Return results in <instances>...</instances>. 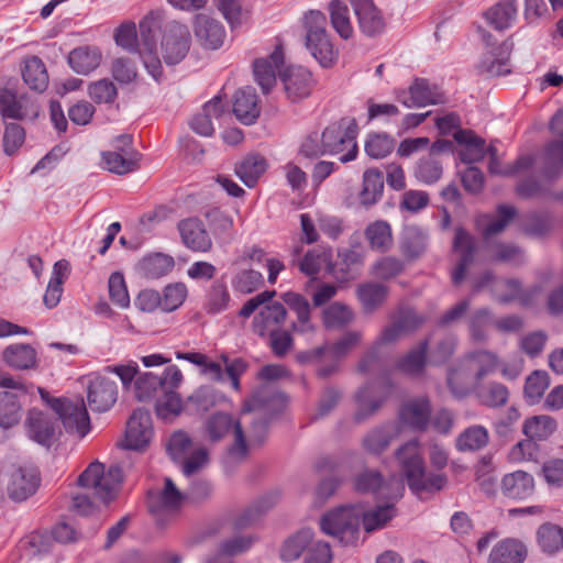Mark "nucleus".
Here are the masks:
<instances>
[{
  "label": "nucleus",
  "mask_w": 563,
  "mask_h": 563,
  "mask_svg": "<svg viewBox=\"0 0 563 563\" xmlns=\"http://www.w3.org/2000/svg\"><path fill=\"white\" fill-rule=\"evenodd\" d=\"M162 382L159 376L153 373H143L137 375L133 384L132 393L139 401H147L162 391Z\"/></svg>",
  "instance_id": "680f3d73"
},
{
  "label": "nucleus",
  "mask_w": 563,
  "mask_h": 563,
  "mask_svg": "<svg viewBox=\"0 0 563 563\" xmlns=\"http://www.w3.org/2000/svg\"><path fill=\"white\" fill-rule=\"evenodd\" d=\"M29 439L49 449L57 443L62 434L57 417L53 412L31 409L25 419Z\"/></svg>",
  "instance_id": "9b49d317"
},
{
  "label": "nucleus",
  "mask_w": 563,
  "mask_h": 563,
  "mask_svg": "<svg viewBox=\"0 0 563 563\" xmlns=\"http://www.w3.org/2000/svg\"><path fill=\"white\" fill-rule=\"evenodd\" d=\"M516 16V0H503L490 8L486 13L488 23L497 31L510 27Z\"/></svg>",
  "instance_id": "49530a36"
},
{
  "label": "nucleus",
  "mask_w": 563,
  "mask_h": 563,
  "mask_svg": "<svg viewBox=\"0 0 563 563\" xmlns=\"http://www.w3.org/2000/svg\"><path fill=\"white\" fill-rule=\"evenodd\" d=\"M118 390L114 382L101 375H90L87 384V400L91 410L108 411L117 401Z\"/></svg>",
  "instance_id": "aec40b11"
},
{
  "label": "nucleus",
  "mask_w": 563,
  "mask_h": 563,
  "mask_svg": "<svg viewBox=\"0 0 563 563\" xmlns=\"http://www.w3.org/2000/svg\"><path fill=\"white\" fill-rule=\"evenodd\" d=\"M329 13L334 31L341 38L350 40L354 34V29L347 5L339 0H333L329 4Z\"/></svg>",
  "instance_id": "3c124183"
},
{
  "label": "nucleus",
  "mask_w": 563,
  "mask_h": 563,
  "mask_svg": "<svg viewBox=\"0 0 563 563\" xmlns=\"http://www.w3.org/2000/svg\"><path fill=\"white\" fill-rule=\"evenodd\" d=\"M489 441L487 429L481 424H474L464 429L455 440L456 450L460 452H476L484 449Z\"/></svg>",
  "instance_id": "a19ab883"
},
{
  "label": "nucleus",
  "mask_w": 563,
  "mask_h": 563,
  "mask_svg": "<svg viewBox=\"0 0 563 563\" xmlns=\"http://www.w3.org/2000/svg\"><path fill=\"white\" fill-rule=\"evenodd\" d=\"M156 413L163 420H172L181 411V399L175 390H162L156 397Z\"/></svg>",
  "instance_id": "69168bd1"
},
{
  "label": "nucleus",
  "mask_w": 563,
  "mask_h": 563,
  "mask_svg": "<svg viewBox=\"0 0 563 563\" xmlns=\"http://www.w3.org/2000/svg\"><path fill=\"white\" fill-rule=\"evenodd\" d=\"M363 508L344 506L324 515L320 521L321 530L336 538L344 545L355 544L358 539Z\"/></svg>",
  "instance_id": "39448f33"
},
{
  "label": "nucleus",
  "mask_w": 563,
  "mask_h": 563,
  "mask_svg": "<svg viewBox=\"0 0 563 563\" xmlns=\"http://www.w3.org/2000/svg\"><path fill=\"white\" fill-rule=\"evenodd\" d=\"M395 98L409 109L444 102L442 91L424 78H416L407 89H397Z\"/></svg>",
  "instance_id": "ddd939ff"
},
{
  "label": "nucleus",
  "mask_w": 563,
  "mask_h": 563,
  "mask_svg": "<svg viewBox=\"0 0 563 563\" xmlns=\"http://www.w3.org/2000/svg\"><path fill=\"white\" fill-rule=\"evenodd\" d=\"M161 34L158 24L152 19H144L140 22V47L139 53L143 59L144 67L148 74L158 79L163 73L161 59L156 53V43Z\"/></svg>",
  "instance_id": "4468645a"
},
{
  "label": "nucleus",
  "mask_w": 563,
  "mask_h": 563,
  "mask_svg": "<svg viewBox=\"0 0 563 563\" xmlns=\"http://www.w3.org/2000/svg\"><path fill=\"white\" fill-rule=\"evenodd\" d=\"M430 401L427 398H416L402 406L400 419L413 430L423 431L430 422Z\"/></svg>",
  "instance_id": "72a5a7b5"
},
{
  "label": "nucleus",
  "mask_w": 563,
  "mask_h": 563,
  "mask_svg": "<svg viewBox=\"0 0 563 563\" xmlns=\"http://www.w3.org/2000/svg\"><path fill=\"white\" fill-rule=\"evenodd\" d=\"M395 146V140L385 132L372 133L365 142V152L372 158H384L390 154Z\"/></svg>",
  "instance_id": "774afa93"
},
{
  "label": "nucleus",
  "mask_w": 563,
  "mask_h": 563,
  "mask_svg": "<svg viewBox=\"0 0 563 563\" xmlns=\"http://www.w3.org/2000/svg\"><path fill=\"white\" fill-rule=\"evenodd\" d=\"M190 47V32L178 22L169 23L163 35V58L167 65L178 64L185 58Z\"/></svg>",
  "instance_id": "f3484780"
},
{
  "label": "nucleus",
  "mask_w": 563,
  "mask_h": 563,
  "mask_svg": "<svg viewBox=\"0 0 563 563\" xmlns=\"http://www.w3.org/2000/svg\"><path fill=\"white\" fill-rule=\"evenodd\" d=\"M38 106L26 95L18 96L11 89H0V113L3 119H35Z\"/></svg>",
  "instance_id": "412c9836"
},
{
  "label": "nucleus",
  "mask_w": 563,
  "mask_h": 563,
  "mask_svg": "<svg viewBox=\"0 0 563 563\" xmlns=\"http://www.w3.org/2000/svg\"><path fill=\"white\" fill-rule=\"evenodd\" d=\"M357 298L365 312H373L386 300L388 287L379 283H365L357 286Z\"/></svg>",
  "instance_id": "a18cd8bd"
},
{
  "label": "nucleus",
  "mask_w": 563,
  "mask_h": 563,
  "mask_svg": "<svg viewBox=\"0 0 563 563\" xmlns=\"http://www.w3.org/2000/svg\"><path fill=\"white\" fill-rule=\"evenodd\" d=\"M427 352L428 341L424 340L398 362V368L409 375H419L426 366Z\"/></svg>",
  "instance_id": "0e129e2a"
},
{
  "label": "nucleus",
  "mask_w": 563,
  "mask_h": 563,
  "mask_svg": "<svg viewBox=\"0 0 563 563\" xmlns=\"http://www.w3.org/2000/svg\"><path fill=\"white\" fill-rule=\"evenodd\" d=\"M101 62V53L97 47L82 46L73 49L68 56V64L74 71L88 75L95 70Z\"/></svg>",
  "instance_id": "ea45409f"
},
{
  "label": "nucleus",
  "mask_w": 563,
  "mask_h": 563,
  "mask_svg": "<svg viewBox=\"0 0 563 563\" xmlns=\"http://www.w3.org/2000/svg\"><path fill=\"white\" fill-rule=\"evenodd\" d=\"M205 431L208 439L212 442H218L228 434L233 433L234 443L230 453L240 459L247 454V442L241 422L231 413L223 411L211 413L205 421Z\"/></svg>",
  "instance_id": "1a4fd4ad"
},
{
  "label": "nucleus",
  "mask_w": 563,
  "mask_h": 563,
  "mask_svg": "<svg viewBox=\"0 0 563 563\" xmlns=\"http://www.w3.org/2000/svg\"><path fill=\"white\" fill-rule=\"evenodd\" d=\"M397 459L409 488L417 495L441 490L448 478L442 473H426L419 441L410 440L397 450Z\"/></svg>",
  "instance_id": "f03ea898"
},
{
  "label": "nucleus",
  "mask_w": 563,
  "mask_h": 563,
  "mask_svg": "<svg viewBox=\"0 0 563 563\" xmlns=\"http://www.w3.org/2000/svg\"><path fill=\"white\" fill-rule=\"evenodd\" d=\"M397 435V424L387 423L368 432L363 439V446L366 451L378 454L383 452Z\"/></svg>",
  "instance_id": "de8ad7c7"
},
{
  "label": "nucleus",
  "mask_w": 563,
  "mask_h": 563,
  "mask_svg": "<svg viewBox=\"0 0 563 563\" xmlns=\"http://www.w3.org/2000/svg\"><path fill=\"white\" fill-rule=\"evenodd\" d=\"M365 236L374 250L387 251L393 244L390 225L383 220L371 223L365 230Z\"/></svg>",
  "instance_id": "e2e57ef3"
},
{
  "label": "nucleus",
  "mask_w": 563,
  "mask_h": 563,
  "mask_svg": "<svg viewBox=\"0 0 563 563\" xmlns=\"http://www.w3.org/2000/svg\"><path fill=\"white\" fill-rule=\"evenodd\" d=\"M490 35H484L483 38L489 45V49L484 53L477 68L481 73L488 76H503L511 71L510 54L514 47L512 42L505 41L495 46L490 44Z\"/></svg>",
  "instance_id": "a211bd4d"
},
{
  "label": "nucleus",
  "mask_w": 563,
  "mask_h": 563,
  "mask_svg": "<svg viewBox=\"0 0 563 563\" xmlns=\"http://www.w3.org/2000/svg\"><path fill=\"white\" fill-rule=\"evenodd\" d=\"M266 169L267 162L263 156L250 154L235 167V173L245 186L252 188Z\"/></svg>",
  "instance_id": "37998d69"
},
{
  "label": "nucleus",
  "mask_w": 563,
  "mask_h": 563,
  "mask_svg": "<svg viewBox=\"0 0 563 563\" xmlns=\"http://www.w3.org/2000/svg\"><path fill=\"white\" fill-rule=\"evenodd\" d=\"M363 340V332L357 330H351L345 332L339 340H336L331 346L322 345L310 351L303 352L299 355L301 362H312L316 360H322L325 356L330 358H342L346 356L353 349L358 346Z\"/></svg>",
  "instance_id": "6ab92c4d"
},
{
  "label": "nucleus",
  "mask_w": 563,
  "mask_h": 563,
  "mask_svg": "<svg viewBox=\"0 0 563 563\" xmlns=\"http://www.w3.org/2000/svg\"><path fill=\"white\" fill-rule=\"evenodd\" d=\"M354 487L361 493L378 492L383 498L398 499L405 490L404 482L400 477L393 476L385 482L379 472L366 470L360 473L354 479Z\"/></svg>",
  "instance_id": "2eb2a0df"
},
{
  "label": "nucleus",
  "mask_w": 563,
  "mask_h": 563,
  "mask_svg": "<svg viewBox=\"0 0 563 563\" xmlns=\"http://www.w3.org/2000/svg\"><path fill=\"white\" fill-rule=\"evenodd\" d=\"M537 542L545 554L553 555L563 551V528L552 522L541 525L537 530Z\"/></svg>",
  "instance_id": "79ce46f5"
},
{
  "label": "nucleus",
  "mask_w": 563,
  "mask_h": 563,
  "mask_svg": "<svg viewBox=\"0 0 563 563\" xmlns=\"http://www.w3.org/2000/svg\"><path fill=\"white\" fill-rule=\"evenodd\" d=\"M67 268L68 263L64 260L54 264L53 273L43 297L44 305L49 309L56 307L60 300L63 294L64 273Z\"/></svg>",
  "instance_id": "5fc2aeb1"
},
{
  "label": "nucleus",
  "mask_w": 563,
  "mask_h": 563,
  "mask_svg": "<svg viewBox=\"0 0 563 563\" xmlns=\"http://www.w3.org/2000/svg\"><path fill=\"white\" fill-rule=\"evenodd\" d=\"M286 405V398L271 383L257 387L250 399L245 400L242 415L252 413V428L249 443L261 445L267 434L268 421L278 415Z\"/></svg>",
  "instance_id": "f257e3e1"
},
{
  "label": "nucleus",
  "mask_w": 563,
  "mask_h": 563,
  "mask_svg": "<svg viewBox=\"0 0 563 563\" xmlns=\"http://www.w3.org/2000/svg\"><path fill=\"white\" fill-rule=\"evenodd\" d=\"M558 428L556 420L548 415L533 416L525 420L522 432L533 442L551 437Z\"/></svg>",
  "instance_id": "c03bdc74"
},
{
  "label": "nucleus",
  "mask_w": 563,
  "mask_h": 563,
  "mask_svg": "<svg viewBox=\"0 0 563 563\" xmlns=\"http://www.w3.org/2000/svg\"><path fill=\"white\" fill-rule=\"evenodd\" d=\"M467 366L474 371L476 380H481L494 373L500 365L498 355L489 350H476L464 357Z\"/></svg>",
  "instance_id": "58836bf2"
},
{
  "label": "nucleus",
  "mask_w": 563,
  "mask_h": 563,
  "mask_svg": "<svg viewBox=\"0 0 563 563\" xmlns=\"http://www.w3.org/2000/svg\"><path fill=\"white\" fill-rule=\"evenodd\" d=\"M389 386L383 382H371L363 385L355 395L357 409L354 413L356 422L373 417L388 397Z\"/></svg>",
  "instance_id": "dca6fc26"
},
{
  "label": "nucleus",
  "mask_w": 563,
  "mask_h": 563,
  "mask_svg": "<svg viewBox=\"0 0 563 563\" xmlns=\"http://www.w3.org/2000/svg\"><path fill=\"white\" fill-rule=\"evenodd\" d=\"M195 34L200 44L210 49H217L223 44L225 31L223 25L206 14H199L195 22Z\"/></svg>",
  "instance_id": "7c9ffc66"
},
{
  "label": "nucleus",
  "mask_w": 563,
  "mask_h": 563,
  "mask_svg": "<svg viewBox=\"0 0 563 563\" xmlns=\"http://www.w3.org/2000/svg\"><path fill=\"white\" fill-rule=\"evenodd\" d=\"M0 481L3 485V490L0 497L4 494L15 501L22 503L33 496L41 482L40 472L33 465H19L12 466L8 471L0 472Z\"/></svg>",
  "instance_id": "6e6552de"
},
{
  "label": "nucleus",
  "mask_w": 563,
  "mask_h": 563,
  "mask_svg": "<svg viewBox=\"0 0 563 563\" xmlns=\"http://www.w3.org/2000/svg\"><path fill=\"white\" fill-rule=\"evenodd\" d=\"M306 47L323 67H330L336 60L339 51L327 32V18L318 10L305 15Z\"/></svg>",
  "instance_id": "20e7f679"
},
{
  "label": "nucleus",
  "mask_w": 563,
  "mask_h": 563,
  "mask_svg": "<svg viewBox=\"0 0 563 563\" xmlns=\"http://www.w3.org/2000/svg\"><path fill=\"white\" fill-rule=\"evenodd\" d=\"M277 494H269L258 499L256 503H254L252 506L235 517L233 522L234 528L244 529L251 526L263 512L273 507L277 500Z\"/></svg>",
  "instance_id": "bf43d9fd"
},
{
  "label": "nucleus",
  "mask_w": 563,
  "mask_h": 563,
  "mask_svg": "<svg viewBox=\"0 0 563 563\" xmlns=\"http://www.w3.org/2000/svg\"><path fill=\"white\" fill-rule=\"evenodd\" d=\"M233 113L243 124H253L260 115L257 95L253 87L239 89L234 95Z\"/></svg>",
  "instance_id": "473e14b6"
},
{
  "label": "nucleus",
  "mask_w": 563,
  "mask_h": 563,
  "mask_svg": "<svg viewBox=\"0 0 563 563\" xmlns=\"http://www.w3.org/2000/svg\"><path fill=\"white\" fill-rule=\"evenodd\" d=\"M184 498L185 496L179 492L174 482L166 477L164 489L158 496L150 499L148 507L156 517V520L162 522L165 515L173 514L178 509Z\"/></svg>",
  "instance_id": "c85d7f7f"
},
{
  "label": "nucleus",
  "mask_w": 563,
  "mask_h": 563,
  "mask_svg": "<svg viewBox=\"0 0 563 563\" xmlns=\"http://www.w3.org/2000/svg\"><path fill=\"white\" fill-rule=\"evenodd\" d=\"M101 157L103 168L118 175H124L135 170L140 161L139 158H134V156L123 155L112 150L103 152Z\"/></svg>",
  "instance_id": "052dcab7"
},
{
  "label": "nucleus",
  "mask_w": 563,
  "mask_h": 563,
  "mask_svg": "<svg viewBox=\"0 0 563 563\" xmlns=\"http://www.w3.org/2000/svg\"><path fill=\"white\" fill-rule=\"evenodd\" d=\"M350 2L364 35L375 37L384 32L385 19L373 0H350Z\"/></svg>",
  "instance_id": "5701e85b"
},
{
  "label": "nucleus",
  "mask_w": 563,
  "mask_h": 563,
  "mask_svg": "<svg viewBox=\"0 0 563 563\" xmlns=\"http://www.w3.org/2000/svg\"><path fill=\"white\" fill-rule=\"evenodd\" d=\"M284 51L280 44L267 56L261 57L253 63L254 79L261 87L263 93H268L276 84V74L283 73Z\"/></svg>",
  "instance_id": "4be33fe9"
},
{
  "label": "nucleus",
  "mask_w": 563,
  "mask_h": 563,
  "mask_svg": "<svg viewBox=\"0 0 563 563\" xmlns=\"http://www.w3.org/2000/svg\"><path fill=\"white\" fill-rule=\"evenodd\" d=\"M353 310L342 302H333L322 311L323 325L329 330H340L354 320Z\"/></svg>",
  "instance_id": "8fccbe9b"
},
{
  "label": "nucleus",
  "mask_w": 563,
  "mask_h": 563,
  "mask_svg": "<svg viewBox=\"0 0 563 563\" xmlns=\"http://www.w3.org/2000/svg\"><path fill=\"white\" fill-rule=\"evenodd\" d=\"M501 494L510 499L523 500L534 493V478L523 471L505 474L499 484Z\"/></svg>",
  "instance_id": "bb28decb"
},
{
  "label": "nucleus",
  "mask_w": 563,
  "mask_h": 563,
  "mask_svg": "<svg viewBox=\"0 0 563 563\" xmlns=\"http://www.w3.org/2000/svg\"><path fill=\"white\" fill-rule=\"evenodd\" d=\"M424 319L412 310L402 312L391 324L385 327L358 363V371L371 373L380 362L383 346L396 343L407 333L416 330Z\"/></svg>",
  "instance_id": "7ed1b4c3"
},
{
  "label": "nucleus",
  "mask_w": 563,
  "mask_h": 563,
  "mask_svg": "<svg viewBox=\"0 0 563 563\" xmlns=\"http://www.w3.org/2000/svg\"><path fill=\"white\" fill-rule=\"evenodd\" d=\"M24 82L35 91H44L48 86V75L41 58L33 56L25 62L22 73Z\"/></svg>",
  "instance_id": "603ef678"
},
{
  "label": "nucleus",
  "mask_w": 563,
  "mask_h": 563,
  "mask_svg": "<svg viewBox=\"0 0 563 563\" xmlns=\"http://www.w3.org/2000/svg\"><path fill=\"white\" fill-rule=\"evenodd\" d=\"M428 233L417 227H405L400 239V251L408 260H416L422 256L428 247Z\"/></svg>",
  "instance_id": "c9c22d12"
},
{
  "label": "nucleus",
  "mask_w": 563,
  "mask_h": 563,
  "mask_svg": "<svg viewBox=\"0 0 563 563\" xmlns=\"http://www.w3.org/2000/svg\"><path fill=\"white\" fill-rule=\"evenodd\" d=\"M54 415L69 434L85 438L90 431V419L81 398H56L51 404Z\"/></svg>",
  "instance_id": "9d476101"
},
{
  "label": "nucleus",
  "mask_w": 563,
  "mask_h": 563,
  "mask_svg": "<svg viewBox=\"0 0 563 563\" xmlns=\"http://www.w3.org/2000/svg\"><path fill=\"white\" fill-rule=\"evenodd\" d=\"M453 247L459 254L460 260L452 272V282L454 285H460L464 280L466 272L474 261L475 242L466 231L457 229L455 231Z\"/></svg>",
  "instance_id": "a878e982"
},
{
  "label": "nucleus",
  "mask_w": 563,
  "mask_h": 563,
  "mask_svg": "<svg viewBox=\"0 0 563 563\" xmlns=\"http://www.w3.org/2000/svg\"><path fill=\"white\" fill-rule=\"evenodd\" d=\"M540 161V176L547 181L558 178L563 172V141L548 143Z\"/></svg>",
  "instance_id": "f704fd0d"
},
{
  "label": "nucleus",
  "mask_w": 563,
  "mask_h": 563,
  "mask_svg": "<svg viewBox=\"0 0 563 563\" xmlns=\"http://www.w3.org/2000/svg\"><path fill=\"white\" fill-rule=\"evenodd\" d=\"M286 309L283 303L278 301L266 302L253 319V331L260 336H265L268 333L278 329V327L286 319Z\"/></svg>",
  "instance_id": "cd10ccee"
},
{
  "label": "nucleus",
  "mask_w": 563,
  "mask_h": 563,
  "mask_svg": "<svg viewBox=\"0 0 563 563\" xmlns=\"http://www.w3.org/2000/svg\"><path fill=\"white\" fill-rule=\"evenodd\" d=\"M174 266V258L162 253L148 255L141 262L143 275L151 279H157L167 275Z\"/></svg>",
  "instance_id": "6e6d98bb"
},
{
  "label": "nucleus",
  "mask_w": 563,
  "mask_h": 563,
  "mask_svg": "<svg viewBox=\"0 0 563 563\" xmlns=\"http://www.w3.org/2000/svg\"><path fill=\"white\" fill-rule=\"evenodd\" d=\"M497 300L509 302L518 300L525 306L532 305L541 291L540 286H533L530 289H521V285L517 279L499 280L494 287Z\"/></svg>",
  "instance_id": "c756f323"
},
{
  "label": "nucleus",
  "mask_w": 563,
  "mask_h": 563,
  "mask_svg": "<svg viewBox=\"0 0 563 563\" xmlns=\"http://www.w3.org/2000/svg\"><path fill=\"white\" fill-rule=\"evenodd\" d=\"M4 363L15 371L35 369L38 365L37 352L25 343L7 346L2 352Z\"/></svg>",
  "instance_id": "2f4dec72"
},
{
  "label": "nucleus",
  "mask_w": 563,
  "mask_h": 563,
  "mask_svg": "<svg viewBox=\"0 0 563 563\" xmlns=\"http://www.w3.org/2000/svg\"><path fill=\"white\" fill-rule=\"evenodd\" d=\"M395 516V506L394 504L388 503L383 506H377L369 511L363 510L361 523H363L364 529L367 532H372L384 528Z\"/></svg>",
  "instance_id": "13d9d810"
},
{
  "label": "nucleus",
  "mask_w": 563,
  "mask_h": 563,
  "mask_svg": "<svg viewBox=\"0 0 563 563\" xmlns=\"http://www.w3.org/2000/svg\"><path fill=\"white\" fill-rule=\"evenodd\" d=\"M287 99L297 102L307 98L312 89V76L301 66H289L279 73Z\"/></svg>",
  "instance_id": "b1692460"
},
{
  "label": "nucleus",
  "mask_w": 563,
  "mask_h": 563,
  "mask_svg": "<svg viewBox=\"0 0 563 563\" xmlns=\"http://www.w3.org/2000/svg\"><path fill=\"white\" fill-rule=\"evenodd\" d=\"M384 190L383 174L377 169H368L363 175V188L360 195L362 205L372 206L376 203Z\"/></svg>",
  "instance_id": "864d4df0"
},
{
  "label": "nucleus",
  "mask_w": 563,
  "mask_h": 563,
  "mask_svg": "<svg viewBox=\"0 0 563 563\" xmlns=\"http://www.w3.org/2000/svg\"><path fill=\"white\" fill-rule=\"evenodd\" d=\"M183 243L194 252H208L212 241L203 223L197 218H189L178 223Z\"/></svg>",
  "instance_id": "393cba45"
},
{
  "label": "nucleus",
  "mask_w": 563,
  "mask_h": 563,
  "mask_svg": "<svg viewBox=\"0 0 563 563\" xmlns=\"http://www.w3.org/2000/svg\"><path fill=\"white\" fill-rule=\"evenodd\" d=\"M357 125L352 118H342L341 120L329 124L321 133L323 137V148L329 155H338L346 151L340 157L342 163L353 161L357 154L356 133Z\"/></svg>",
  "instance_id": "0eeeda50"
},
{
  "label": "nucleus",
  "mask_w": 563,
  "mask_h": 563,
  "mask_svg": "<svg viewBox=\"0 0 563 563\" xmlns=\"http://www.w3.org/2000/svg\"><path fill=\"white\" fill-rule=\"evenodd\" d=\"M313 539L310 529H301L284 541L280 548V559L284 562L297 560L301 553L309 548Z\"/></svg>",
  "instance_id": "09e8293b"
},
{
  "label": "nucleus",
  "mask_w": 563,
  "mask_h": 563,
  "mask_svg": "<svg viewBox=\"0 0 563 563\" xmlns=\"http://www.w3.org/2000/svg\"><path fill=\"white\" fill-rule=\"evenodd\" d=\"M153 437L154 429L150 412L141 408L135 409L126 422L122 448L143 452L148 448Z\"/></svg>",
  "instance_id": "f8f14e48"
},
{
  "label": "nucleus",
  "mask_w": 563,
  "mask_h": 563,
  "mask_svg": "<svg viewBox=\"0 0 563 563\" xmlns=\"http://www.w3.org/2000/svg\"><path fill=\"white\" fill-rule=\"evenodd\" d=\"M527 554V548L521 541L504 539L492 549L488 563H523Z\"/></svg>",
  "instance_id": "e433bc0d"
},
{
  "label": "nucleus",
  "mask_w": 563,
  "mask_h": 563,
  "mask_svg": "<svg viewBox=\"0 0 563 563\" xmlns=\"http://www.w3.org/2000/svg\"><path fill=\"white\" fill-rule=\"evenodd\" d=\"M22 417V407L14 394L0 393V427L12 428L18 424Z\"/></svg>",
  "instance_id": "4d7b16f0"
},
{
  "label": "nucleus",
  "mask_w": 563,
  "mask_h": 563,
  "mask_svg": "<svg viewBox=\"0 0 563 563\" xmlns=\"http://www.w3.org/2000/svg\"><path fill=\"white\" fill-rule=\"evenodd\" d=\"M442 172L441 162L429 155L418 161L413 175L420 183L432 185L441 178Z\"/></svg>",
  "instance_id": "338daca9"
},
{
  "label": "nucleus",
  "mask_w": 563,
  "mask_h": 563,
  "mask_svg": "<svg viewBox=\"0 0 563 563\" xmlns=\"http://www.w3.org/2000/svg\"><path fill=\"white\" fill-rule=\"evenodd\" d=\"M454 140L463 145L460 157L464 163L472 164L482 161L485 155V141L468 130H457Z\"/></svg>",
  "instance_id": "4c0bfd02"
},
{
  "label": "nucleus",
  "mask_w": 563,
  "mask_h": 563,
  "mask_svg": "<svg viewBox=\"0 0 563 563\" xmlns=\"http://www.w3.org/2000/svg\"><path fill=\"white\" fill-rule=\"evenodd\" d=\"M123 474L119 465H111L104 471L100 462H92L78 477V484L82 488L90 489L96 498L103 503L112 500L122 483Z\"/></svg>",
  "instance_id": "423d86ee"
}]
</instances>
